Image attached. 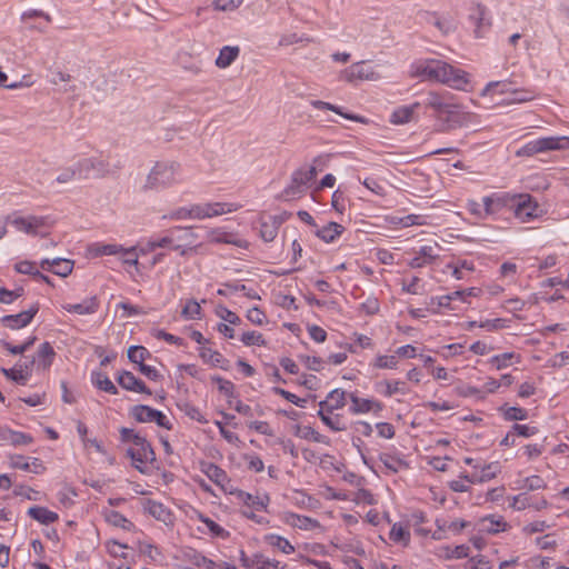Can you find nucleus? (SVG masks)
<instances>
[{
  "label": "nucleus",
  "mask_w": 569,
  "mask_h": 569,
  "mask_svg": "<svg viewBox=\"0 0 569 569\" xmlns=\"http://www.w3.org/2000/svg\"><path fill=\"white\" fill-rule=\"evenodd\" d=\"M413 77L439 82L456 90H466L469 84V74L453 66L436 59L419 61L413 64Z\"/></svg>",
  "instance_id": "f257e3e1"
},
{
  "label": "nucleus",
  "mask_w": 569,
  "mask_h": 569,
  "mask_svg": "<svg viewBox=\"0 0 569 569\" xmlns=\"http://www.w3.org/2000/svg\"><path fill=\"white\" fill-rule=\"evenodd\" d=\"M421 106L433 110V116L439 120H443L449 129L465 126L473 116L471 112L462 111L461 104L448 91L427 92Z\"/></svg>",
  "instance_id": "f03ea898"
},
{
  "label": "nucleus",
  "mask_w": 569,
  "mask_h": 569,
  "mask_svg": "<svg viewBox=\"0 0 569 569\" xmlns=\"http://www.w3.org/2000/svg\"><path fill=\"white\" fill-rule=\"evenodd\" d=\"M179 168V163L174 161L156 162L147 177L143 189L153 190L173 184L177 181Z\"/></svg>",
  "instance_id": "7ed1b4c3"
},
{
  "label": "nucleus",
  "mask_w": 569,
  "mask_h": 569,
  "mask_svg": "<svg viewBox=\"0 0 569 569\" xmlns=\"http://www.w3.org/2000/svg\"><path fill=\"white\" fill-rule=\"evenodd\" d=\"M79 179L106 178L114 172L108 156L99 152L96 156L84 157L76 162Z\"/></svg>",
  "instance_id": "20e7f679"
},
{
  "label": "nucleus",
  "mask_w": 569,
  "mask_h": 569,
  "mask_svg": "<svg viewBox=\"0 0 569 569\" xmlns=\"http://www.w3.org/2000/svg\"><path fill=\"white\" fill-rule=\"evenodd\" d=\"M47 217L32 214L28 217H22L12 213L6 217V222L13 226L18 231L32 236H36L38 233V229L47 226Z\"/></svg>",
  "instance_id": "39448f33"
},
{
  "label": "nucleus",
  "mask_w": 569,
  "mask_h": 569,
  "mask_svg": "<svg viewBox=\"0 0 569 569\" xmlns=\"http://www.w3.org/2000/svg\"><path fill=\"white\" fill-rule=\"evenodd\" d=\"M133 466L141 470L140 465L151 463L156 460V453L151 445L143 437H136V443L127 450Z\"/></svg>",
  "instance_id": "423d86ee"
},
{
  "label": "nucleus",
  "mask_w": 569,
  "mask_h": 569,
  "mask_svg": "<svg viewBox=\"0 0 569 569\" xmlns=\"http://www.w3.org/2000/svg\"><path fill=\"white\" fill-rule=\"evenodd\" d=\"M130 413L138 422H156L159 427L172 429V423L167 416L149 406H134Z\"/></svg>",
  "instance_id": "0eeeda50"
},
{
  "label": "nucleus",
  "mask_w": 569,
  "mask_h": 569,
  "mask_svg": "<svg viewBox=\"0 0 569 569\" xmlns=\"http://www.w3.org/2000/svg\"><path fill=\"white\" fill-rule=\"evenodd\" d=\"M340 79L350 83L362 80H378L379 74L366 62L360 61L351 64L347 69L340 72Z\"/></svg>",
  "instance_id": "6e6552de"
},
{
  "label": "nucleus",
  "mask_w": 569,
  "mask_h": 569,
  "mask_svg": "<svg viewBox=\"0 0 569 569\" xmlns=\"http://www.w3.org/2000/svg\"><path fill=\"white\" fill-rule=\"evenodd\" d=\"M515 216L526 222L538 216L539 206L528 193H515Z\"/></svg>",
  "instance_id": "1a4fd4ad"
},
{
  "label": "nucleus",
  "mask_w": 569,
  "mask_h": 569,
  "mask_svg": "<svg viewBox=\"0 0 569 569\" xmlns=\"http://www.w3.org/2000/svg\"><path fill=\"white\" fill-rule=\"evenodd\" d=\"M516 196L510 192H495L483 197V212L489 216L496 214L505 208H511L515 204Z\"/></svg>",
  "instance_id": "9d476101"
},
{
  "label": "nucleus",
  "mask_w": 569,
  "mask_h": 569,
  "mask_svg": "<svg viewBox=\"0 0 569 569\" xmlns=\"http://www.w3.org/2000/svg\"><path fill=\"white\" fill-rule=\"evenodd\" d=\"M317 177L316 167L311 166L308 169H300L293 172L291 183L283 190L284 197L299 194L303 188Z\"/></svg>",
  "instance_id": "9b49d317"
},
{
  "label": "nucleus",
  "mask_w": 569,
  "mask_h": 569,
  "mask_svg": "<svg viewBox=\"0 0 569 569\" xmlns=\"http://www.w3.org/2000/svg\"><path fill=\"white\" fill-rule=\"evenodd\" d=\"M231 211H232L231 204L222 203V202L194 204L191 207V212H192L193 219L211 218V217L220 216V214H223L226 212H231Z\"/></svg>",
  "instance_id": "f8f14e48"
},
{
  "label": "nucleus",
  "mask_w": 569,
  "mask_h": 569,
  "mask_svg": "<svg viewBox=\"0 0 569 569\" xmlns=\"http://www.w3.org/2000/svg\"><path fill=\"white\" fill-rule=\"evenodd\" d=\"M39 311V305L33 303L28 310L17 315H8L1 318L3 326L10 329H20L28 326Z\"/></svg>",
  "instance_id": "ddd939ff"
},
{
  "label": "nucleus",
  "mask_w": 569,
  "mask_h": 569,
  "mask_svg": "<svg viewBox=\"0 0 569 569\" xmlns=\"http://www.w3.org/2000/svg\"><path fill=\"white\" fill-rule=\"evenodd\" d=\"M232 495L236 496L239 502L248 508L268 511V506L270 503V497L268 493L254 496L243 490H236Z\"/></svg>",
  "instance_id": "4468645a"
},
{
  "label": "nucleus",
  "mask_w": 569,
  "mask_h": 569,
  "mask_svg": "<svg viewBox=\"0 0 569 569\" xmlns=\"http://www.w3.org/2000/svg\"><path fill=\"white\" fill-rule=\"evenodd\" d=\"M286 220L284 216H267L261 217L259 220L260 223V237L266 241H272L277 234L280 226Z\"/></svg>",
  "instance_id": "2eb2a0df"
},
{
  "label": "nucleus",
  "mask_w": 569,
  "mask_h": 569,
  "mask_svg": "<svg viewBox=\"0 0 569 569\" xmlns=\"http://www.w3.org/2000/svg\"><path fill=\"white\" fill-rule=\"evenodd\" d=\"M439 249L438 243L432 246H422L419 249L418 254L408 262L409 267L418 269L432 263L439 257Z\"/></svg>",
  "instance_id": "dca6fc26"
},
{
  "label": "nucleus",
  "mask_w": 569,
  "mask_h": 569,
  "mask_svg": "<svg viewBox=\"0 0 569 569\" xmlns=\"http://www.w3.org/2000/svg\"><path fill=\"white\" fill-rule=\"evenodd\" d=\"M40 268L46 271H51L57 276L67 277L72 272L73 261L63 258L43 259L40 262Z\"/></svg>",
  "instance_id": "f3484780"
},
{
  "label": "nucleus",
  "mask_w": 569,
  "mask_h": 569,
  "mask_svg": "<svg viewBox=\"0 0 569 569\" xmlns=\"http://www.w3.org/2000/svg\"><path fill=\"white\" fill-rule=\"evenodd\" d=\"M548 501L541 497L533 500L527 492L519 493L512 498L510 507L516 510H525L527 508H533L535 510H541L547 508Z\"/></svg>",
  "instance_id": "a211bd4d"
},
{
  "label": "nucleus",
  "mask_w": 569,
  "mask_h": 569,
  "mask_svg": "<svg viewBox=\"0 0 569 569\" xmlns=\"http://www.w3.org/2000/svg\"><path fill=\"white\" fill-rule=\"evenodd\" d=\"M99 300L96 296L84 299L80 303H67L62 308L68 312H74L81 316L96 313L99 309Z\"/></svg>",
  "instance_id": "6ab92c4d"
},
{
  "label": "nucleus",
  "mask_w": 569,
  "mask_h": 569,
  "mask_svg": "<svg viewBox=\"0 0 569 569\" xmlns=\"http://www.w3.org/2000/svg\"><path fill=\"white\" fill-rule=\"evenodd\" d=\"M350 400L352 406L350 407V411L352 413H366L369 411H381L383 406L379 401H375L371 399H362L357 397L356 395H350Z\"/></svg>",
  "instance_id": "aec40b11"
},
{
  "label": "nucleus",
  "mask_w": 569,
  "mask_h": 569,
  "mask_svg": "<svg viewBox=\"0 0 569 569\" xmlns=\"http://www.w3.org/2000/svg\"><path fill=\"white\" fill-rule=\"evenodd\" d=\"M421 107V102L417 101L410 106H401L397 108L391 117L390 122L393 124H405L413 119V114L418 108Z\"/></svg>",
  "instance_id": "412c9836"
},
{
  "label": "nucleus",
  "mask_w": 569,
  "mask_h": 569,
  "mask_svg": "<svg viewBox=\"0 0 569 569\" xmlns=\"http://www.w3.org/2000/svg\"><path fill=\"white\" fill-rule=\"evenodd\" d=\"M90 252L94 257L100 256H114V254H133V248L126 249L120 244L116 243H96L91 247Z\"/></svg>",
  "instance_id": "4be33fe9"
},
{
  "label": "nucleus",
  "mask_w": 569,
  "mask_h": 569,
  "mask_svg": "<svg viewBox=\"0 0 569 569\" xmlns=\"http://www.w3.org/2000/svg\"><path fill=\"white\" fill-rule=\"evenodd\" d=\"M346 405V391L341 389H335L329 392L326 400L319 403L320 409L329 408V412L341 409Z\"/></svg>",
  "instance_id": "5701e85b"
},
{
  "label": "nucleus",
  "mask_w": 569,
  "mask_h": 569,
  "mask_svg": "<svg viewBox=\"0 0 569 569\" xmlns=\"http://www.w3.org/2000/svg\"><path fill=\"white\" fill-rule=\"evenodd\" d=\"M284 521L288 525L301 530H311L319 527V522L316 519L309 518L307 516H300L293 512L286 513Z\"/></svg>",
  "instance_id": "b1692460"
},
{
  "label": "nucleus",
  "mask_w": 569,
  "mask_h": 569,
  "mask_svg": "<svg viewBox=\"0 0 569 569\" xmlns=\"http://www.w3.org/2000/svg\"><path fill=\"white\" fill-rule=\"evenodd\" d=\"M239 53L240 48L238 46H224L219 51L216 66L220 69L228 68L239 57Z\"/></svg>",
  "instance_id": "393cba45"
},
{
  "label": "nucleus",
  "mask_w": 569,
  "mask_h": 569,
  "mask_svg": "<svg viewBox=\"0 0 569 569\" xmlns=\"http://www.w3.org/2000/svg\"><path fill=\"white\" fill-rule=\"evenodd\" d=\"M28 516L42 525H50L59 519L58 513L39 506L30 507L28 509Z\"/></svg>",
  "instance_id": "a878e982"
},
{
  "label": "nucleus",
  "mask_w": 569,
  "mask_h": 569,
  "mask_svg": "<svg viewBox=\"0 0 569 569\" xmlns=\"http://www.w3.org/2000/svg\"><path fill=\"white\" fill-rule=\"evenodd\" d=\"M500 471L499 462H491L485 466L479 472H473L465 478L470 482H486L493 479Z\"/></svg>",
  "instance_id": "bb28decb"
},
{
  "label": "nucleus",
  "mask_w": 569,
  "mask_h": 569,
  "mask_svg": "<svg viewBox=\"0 0 569 569\" xmlns=\"http://www.w3.org/2000/svg\"><path fill=\"white\" fill-rule=\"evenodd\" d=\"M539 152L563 149L569 143L567 137H547L537 139Z\"/></svg>",
  "instance_id": "cd10ccee"
},
{
  "label": "nucleus",
  "mask_w": 569,
  "mask_h": 569,
  "mask_svg": "<svg viewBox=\"0 0 569 569\" xmlns=\"http://www.w3.org/2000/svg\"><path fill=\"white\" fill-rule=\"evenodd\" d=\"M310 104L316 108V109H320V110H330V111H333L336 112L337 114L348 119V120H352V121H356V122H366L365 118L360 117V116H357V114H351V113H346L342 111V109L338 106H335L332 103H329V102H326V101H321V100H312L310 102Z\"/></svg>",
  "instance_id": "c85d7f7f"
},
{
  "label": "nucleus",
  "mask_w": 569,
  "mask_h": 569,
  "mask_svg": "<svg viewBox=\"0 0 569 569\" xmlns=\"http://www.w3.org/2000/svg\"><path fill=\"white\" fill-rule=\"evenodd\" d=\"M481 530L488 533H498L506 529L507 523L502 517L486 516L480 519Z\"/></svg>",
  "instance_id": "c756f323"
},
{
  "label": "nucleus",
  "mask_w": 569,
  "mask_h": 569,
  "mask_svg": "<svg viewBox=\"0 0 569 569\" xmlns=\"http://www.w3.org/2000/svg\"><path fill=\"white\" fill-rule=\"evenodd\" d=\"M199 356L201 357V359L204 362H209L212 366L219 367V368L224 369V370L228 369L226 367V363L228 361L223 358V356L219 351L212 350V349L207 348V347H201L200 351H199Z\"/></svg>",
  "instance_id": "7c9ffc66"
},
{
  "label": "nucleus",
  "mask_w": 569,
  "mask_h": 569,
  "mask_svg": "<svg viewBox=\"0 0 569 569\" xmlns=\"http://www.w3.org/2000/svg\"><path fill=\"white\" fill-rule=\"evenodd\" d=\"M264 541L272 548H276L286 555L295 552V547L290 543L288 539L281 536L269 533L264 536Z\"/></svg>",
  "instance_id": "2f4dec72"
},
{
  "label": "nucleus",
  "mask_w": 569,
  "mask_h": 569,
  "mask_svg": "<svg viewBox=\"0 0 569 569\" xmlns=\"http://www.w3.org/2000/svg\"><path fill=\"white\" fill-rule=\"evenodd\" d=\"M209 240L216 243H229L237 247H243L244 241L237 239L232 233L222 231L220 229L211 230L209 232Z\"/></svg>",
  "instance_id": "473e14b6"
},
{
  "label": "nucleus",
  "mask_w": 569,
  "mask_h": 569,
  "mask_svg": "<svg viewBox=\"0 0 569 569\" xmlns=\"http://www.w3.org/2000/svg\"><path fill=\"white\" fill-rule=\"evenodd\" d=\"M1 439L9 441L13 446H26L33 441L30 435L6 429L1 432Z\"/></svg>",
  "instance_id": "72a5a7b5"
},
{
  "label": "nucleus",
  "mask_w": 569,
  "mask_h": 569,
  "mask_svg": "<svg viewBox=\"0 0 569 569\" xmlns=\"http://www.w3.org/2000/svg\"><path fill=\"white\" fill-rule=\"evenodd\" d=\"M1 371L7 378L16 381L19 385H26L31 375L28 370L23 369L21 362H18L11 369L2 368Z\"/></svg>",
  "instance_id": "f704fd0d"
},
{
  "label": "nucleus",
  "mask_w": 569,
  "mask_h": 569,
  "mask_svg": "<svg viewBox=\"0 0 569 569\" xmlns=\"http://www.w3.org/2000/svg\"><path fill=\"white\" fill-rule=\"evenodd\" d=\"M345 228L337 222H329L327 226L317 231V236L326 242H332L339 237Z\"/></svg>",
  "instance_id": "c9c22d12"
},
{
  "label": "nucleus",
  "mask_w": 569,
  "mask_h": 569,
  "mask_svg": "<svg viewBox=\"0 0 569 569\" xmlns=\"http://www.w3.org/2000/svg\"><path fill=\"white\" fill-rule=\"evenodd\" d=\"M92 383L100 390L111 395H117L118 389L109 377L103 372H93L91 377Z\"/></svg>",
  "instance_id": "e433bc0d"
},
{
  "label": "nucleus",
  "mask_w": 569,
  "mask_h": 569,
  "mask_svg": "<svg viewBox=\"0 0 569 569\" xmlns=\"http://www.w3.org/2000/svg\"><path fill=\"white\" fill-rule=\"evenodd\" d=\"M470 19L476 23L475 34L477 38L482 37V27H489L490 22L486 20V8L481 4H477L475 12L470 16Z\"/></svg>",
  "instance_id": "4c0bfd02"
},
{
  "label": "nucleus",
  "mask_w": 569,
  "mask_h": 569,
  "mask_svg": "<svg viewBox=\"0 0 569 569\" xmlns=\"http://www.w3.org/2000/svg\"><path fill=\"white\" fill-rule=\"evenodd\" d=\"M203 472L217 485H222L227 480L226 471L212 462L204 465Z\"/></svg>",
  "instance_id": "58836bf2"
},
{
  "label": "nucleus",
  "mask_w": 569,
  "mask_h": 569,
  "mask_svg": "<svg viewBox=\"0 0 569 569\" xmlns=\"http://www.w3.org/2000/svg\"><path fill=\"white\" fill-rule=\"evenodd\" d=\"M148 512L154 517L157 520L167 522L170 519V511L160 502L157 501H148L147 503Z\"/></svg>",
  "instance_id": "ea45409f"
},
{
  "label": "nucleus",
  "mask_w": 569,
  "mask_h": 569,
  "mask_svg": "<svg viewBox=\"0 0 569 569\" xmlns=\"http://www.w3.org/2000/svg\"><path fill=\"white\" fill-rule=\"evenodd\" d=\"M296 435L306 440H311L319 443H327L326 437L319 433L310 426H298Z\"/></svg>",
  "instance_id": "a19ab883"
},
{
  "label": "nucleus",
  "mask_w": 569,
  "mask_h": 569,
  "mask_svg": "<svg viewBox=\"0 0 569 569\" xmlns=\"http://www.w3.org/2000/svg\"><path fill=\"white\" fill-rule=\"evenodd\" d=\"M56 356V352L49 342H43L38 350V358L43 369H48Z\"/></svg>",
  "instance_id": "79ce46f5"
},
{
  "label": "nucleus",
  "mask_w": 569,
  "mask_h": 569,
  "mask_svg": "<svg viewBox=\"0 0 569 569\" xmlns=\"http://www.w3.org/2000/svg\"><path fill=\"white\" fill-rule=\"evenodd\" d=\"M318 416L320 417L321 421L333 431H343L347 429L346 423L341 420L339 415L330 417L329 415L325 413V410L320 409L318 411Z\"/></svg>",
  "instance_id": "37998d69"
},
{
  "label": "nucleus",
  "mask_w": 569,
  "mask_h": 569,
  "mask_svg": "<svg viewBox=\"0 0 569 569\" xmlns=\"http://www.w3.org/2000/svg\"><path fill=\"white\" fill-rule=\"evenodd\" d=\"M150 356L151 355L148 351V349L142 346H132L128 349L129 360L133 363H137L138 367L140 366V363H143V361Z\"/></svg>",
  "instance_id": "c03bdc74"
},
{
  "label": "nucleus",
  "mask_w": 569,
  "mask_h": 569,
  "mask_svg": "<svg viewBox=\"0 0 569 569\" xmlns=\"http://www.w3.org/2000/svg\"><path fill=\"white\" fill-rule=\"evenodd\" d=\"M390 540L393 542H402L407 546L410 541V532L399 523H395L389 533Z\"/></svg>",
  "instance_id": "a18cd8bd"
},
{
  "label": "nucleus",
  "mask_w": 569,
  "mask_h": 569,
  "mask_svg": "<svg viewBox=\"0 0 569 569\" xmlns=\"http://www.w3.org/2000/svg\"><path fill=\"white\" fill-rule=\"evenodd\" d=\"M104 518H106L107 522H109L110 525H112L114 527L128 529L129 526L131 525L130 521L123 515H121L120 512H118L116 510L106 511Z\"/></svg>",
  "instance_id": "49530a36"
},
{
  "label": "nucleus",
  "mask_w": 569,
  "mask_h": 569,
  "mask_svg": "<svg viewBox=\"0 0 569 569\" xmlns=\"http://www.w3.org/2000/svg\"><path fill=\"white\" fill-rule=\"evenodd\" d=\"M503 410V417L508 421H516V420H526L528 417V412L523 408L519 407H509V408H501Z\"/></svg>",
  "instance_id": "de8ad7c7"
},
{
  "label": "nucleus",
  "mask_w": 569,
  "mask_h": 569,
  "mask_svg": "<svg viewBox=\"0 0 569 569\" xmlns=\"http://www.w3.org/2000/svg\"><path fill=\"white\" fill-rule=\"evenodd\" d=\"M378 387H385V390H383V396L385 397H391L393 396L395 393H406L405 389H403V386H405V382L402 381H383V382H379L377 385Z\"/></svg>",
  "instance_id": "09e8293b"
},
{
  "label": "nucleus",
  "mask_w": 569,
  "mask_h": 569,
  "mask_svg": "<svg viewBox=\"0 0 569 569\" xmlns=\"http://www.w3.org/2000/svg\"><path fill=\"white\" fill-rule=\"evenodd\" d=\"M398 365L397 356L380 355L376 358L373 367L379 369H395Z\"/></svg>",
  "instance_id": "8fccbe9b"
},
{
  "label": "nucleus",
  "mask_w": 569,
  "mask_h": 569,
  "mask_svg": "<svg viewBox=\"0 0 569 569\" xmlns=\"http://www.w3.org/2000/svg\"><path fill=\"white\" fill-rule=\"evenodd\" d=\"M241 341L246 346H266L263 336L257 331H247L241 336Z\"/></svg>",
  "instance_id": "3c124183"
},
{
  "label": "nucleus",
  "mask_w": 569,
  "mask_h": 569,
  "mask_svg": "<svg viewBox=\"0 0 569 569\" xmlns=\"http://www.w3.org/2000/svg\"><path fill=\"white\" fill-rule=\"evenodd\" d=\"M201 307L196 300H189L181 311L186 319H197L200 317Z\"/></svg>",
  "instance_id": "603ef678"
},
{
  "label": "nucleus",
  "mask_w": 569,
  "mask_h": 569,
  "mask_svg": "<svg viewBox=\"0 0 569 569\" xmlns=\"http://www.w3.org/2000/svg\"><path fill=\"white\" fill-rule=\"evenodd\" d=\"M13 493L16 496L23 497L28 500L37 501V500L41 499L39 491H37L28 486H23V485L16 486Z\"/></svg>",
  "instance_id": "864d4df0"
},
{
  "label": "nucleus",
  "mask_w": 569,
  "mask_h": 569,
  "mask_svg": "<svg viewBox=\"0 0 569 569\" xmlns=\"http://www.w3.org/2000/svg\"><path fill=\"white\" fill-rule=\"evenodd\" d=\"M138 378L130 371H122L119 373L117 381L126 390L131 391Z\"/></svg>",
  "instance_id": "5fc2aeb1"
},
{
  "label": "nucleus",
  "mask_w": 569,
  "mask_h": 569,
  "mask_svg": "<svg viewBox=\"0 0 569 569\" xmlns=\"http://www.w3.org/2000/svg\"><path fill=\"white\" fill-rule=\"evenodd\" d=\"M79 179V173L77 171L76 163L71 167H67L61 170V172L57 176V182L59 183H69L74 179Z\"/></svg>",
  "instance_id": "6e6d98bb"
},
{
  "label": "nucleus",
  "mask_w": 569,
  "mask_h": 569,
  "mask_svg": "<svg viewBox=\"0 0 569 569\" xmlns=\"http://www.w3.org/2000/svg\"><path fill=\"white\" fill-rule=\"evenodd\" d=\"M272 391L276 395L283 397L286 400L290 401L291 403H293L298 407L305 408V406H306V402H307L306 399L299 398L295 393H291L282 388L274 387V388H272Z\"/></svg>",
  "instance_id": "4d7b16f0"
},
{
  "label": "nucleus",
  "mask_w": 569,
  "mask_h": 569,
  "mask_svg": "<svg viewBox=\"0 0 569 569\" xmlns=\"http://www.w3.org/2000/svg\"><path fill=\"white\" fill-rule=\"evenodd\" d=\"M36 339L37 338L33 336L20 346H12L11 343H9L7 341H2V346L12 355H22L34 343Z\"/></svg>",
  "instance_id": "13d9d810"
},
{
  "label": "nucleus",
  "mask_w": 569,
  "mask_h": 569,
  "mask_svg": "<svg viewBox=\"0 0 569 569\" xmlns=\"http://www.w3.org/2000/svg\"><path fill=\"white\" fill-rule=\"evenodd\" d=\"M299 359L305 363V366L309 370L313 371H320L322 369L323 363H326V360H323L320 357L300 356Z\"/></svg>",
  "instance_id": "bf43d9fd"
},
{
  "label": "nucleus",
  "mask_w": 569,
  "mask_h": 569,
  "mask_svg": "<svg viewBox=\"0 0 569 569\" xmlns=\"http://www.w3.org/2000/svg\"><path fill=\"white\" fill-rule=\"evenodd\" d=\"M23 295V289L18 288L16 290H7L0 287V301L3 303H12L16 299Z\"/></svg>",
  "instance_id": "052dcab7"
},
{
  "label": "nucleus",
  "mask_w": 569,
  "mask_h": 569,
  "mask_svg": "<svg viewBox=\"0 0 569 569\" xmlns=\"http://www.w3.org/2000/svg\"><path fill=\"white\" fill-rule=\"evenodd\" d=\"M14 268L19 273L30 274L33 278L36 274H39L37 264H36V262H32V261H28V260L20 261L18 263H16Z\"/></svg>",
  "instance_id": "680f3d73"
},
{
  "label": "nucleus",
  "mask_w": 569,
  "mask_h": 569,
  "mask_svg": "<svg viewBox=\"0 0 569 569\" xmlns=\"http://www.w3.org/2000/svg\"><path fill=\"white\" fill-rule=\"evenodd\" d=\"M174 238L172 236H166L158 240L149 241L146 249H141L142 252L153 251L156 248L170 247L173 243Z\"/></svg>",
  "instance_id": "e2e57ef3"
},
{
  "label": "nucleus",
  "mask_w": 569,
  "mask_h": 569,
  "mask_svg": "<svg viewBox=\"0 0 569 569\" xmlns=\"http://www.w3.org/2000/svg\"><path fill=\"white\" fill-rule=\"evenodd\" d=\"M211 380L218 385L220 392L224 393L227 397L233 396L234 386L231 381L226 380L219 376L212 377Z\"/></svg>",
  "instance_id": "0e129e2a"
},
{
  "label": "nucleus",
  "mask_w": 569,
  "mask_h": 569,
  "mask_svg": "<svg viewBox=\"0 0 569 569\" xmlns=\"http://www.w3.org/2000/svg\"><path fill=\"white\" fill-rule=\"evenodd\" d=\"M511 429H512L515 436H520V437H525V438H529V437H532L538 433V428L531 427L528 425L516 423L511 427Z\"/></svg>",
  "instance_id": "69168bd1"
},
{
  "label": "nucleus",
  "mask_w": 569,
  "mask_h": 569,
  "mask_svg": "<svg viewBox=\"0 0 569 569\" xmlns=\"http://www.w3.org/2000/svg\"><path fill=\"white\" fill-rule=\"evenodd\" d=\"M77 496V492L72 488H64L58 493V500L59 502L66 507L69 508L73 505V497Z\"/></svg>",
  "instance_id": "338daca9"
},
{
  "label": "nucleus",
  "mask_w": 569,
  "mask_h": 569,
  "mask_svg": "<svg viewBox=\"0 0 569 569\" xmlns=\"http://www.w3.org/2000/svg\"><path fill=\"white\" fill-rule=\"evenodd\" d=\"M247 319L253 325L261 326L266 320V315L258 307H253L248 310Z\"/></svg>",
  "instance_id": "774afa93"
}]
</instances>
